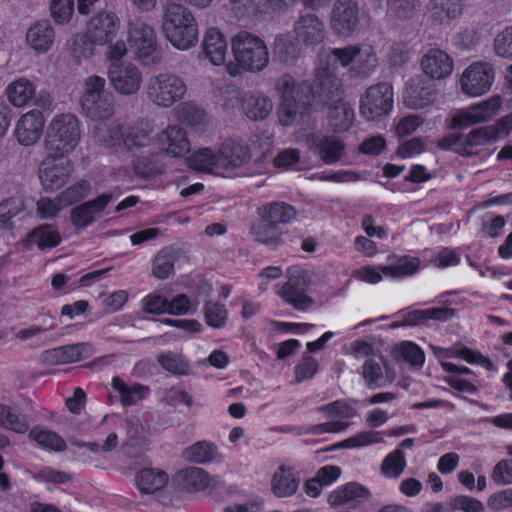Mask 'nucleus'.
Masks as SVG:
<instances>
[{"label":"nucleus","mask_w":512,"mask_h":512,"mask_svg":"<svg viewBox=\"0 0 512 512\" xmlns=\"http://www.w3.org/2000/svg\"><path fill=\"white\" fill-rule=\"evenodd\" d=\"M151 130L142 125L130 126L120 121L97 123L93 141L118 155H125L150 143Z\"/></svg>","instance_id":"obj_1"},{"label":"nucleus","mask_w":512,"mask_h":512,"mask_svg":"<svg viewBox=\"0 0 512 512\" xmlns=\"http://www.w3.org/2000/svg\"><path fill=\"white\" fill-rule=\"evenodd\" d=\"M250 158V149L247 145L229 139L224 141L217 150L201 148L194 152L188 158V164L193 169L218 174L243 167Z\"/></svg>","instance_id":"obj_2"},{"label":"nucleus","mask_w":512,"mask_h":512,"mask_svg":"<svg viewBox=\"0 0 512 512\" xmlns=\"http://www.w3.org/2000/svg\"><path fill=\"white\" fill-rule=\"evenodd\" d=\"M157 145L169 157L181 158L189 153L191 144L186 131L179 125H170L157 135Z\"/></svg>","instance_id":"obj_20"},{"label":"nucleus","mask_w":512,"mask_h":512,"mask_svg":"<svg viewBox=\"0 0 512 512\" xmlns=\"http://www.w3.org/2000/svg\"><path fill=\"white\" fill-rule=\"evenodd\" d=\"M231 50L236 65L228 66L231 76L242 72L260 73L270 62V53L266 42L258 35L241 30L231 38Z\"/></svg>","instance_id":"obj_3"},{"label":"nucleus","mask_w":512,"mask_h":512,"mask_svg":"<svg viewBox=\"0 0 512 512\" xmlns=\"http://www.w3.org/2000/svg\"><path fill=\"white\" fill-rule=\"evenodd\" d=\"M250 233L254 239L269 247L276 248L282 244V232L280 228L269 221L254 224Z\"/></svg>","instance_id":"obj_44"},{"label":"nucleus","mask_w":512,"mask_h":512,"mask_svg":"<svg viewBox=\"0 0 512 512\" xmlns=\"http://www.w3.org/2000/svg\"><path fill=\"white\" fill-rule=\"evenodd\" d=\"M407 465L405 453L401 449H395L385 456L381 465V474L390 479H398Z\"/></svg>","instance_id":"obj_47"},{"label":"nucleus","mask_w":512,"mask_h":512,"mask_svg":"<svg viewBox=\"0 0 512 512\" xmlns=\"http://www.w3.org/2000/svg\"><path fill=\"white\" fill-rule=\"evenodd\" d=\"M359 6L355 0H336L330 17V26L340 36L351 35L359 25Z\"/></svg>","instance_id":"obj_17"},{"label":"nucleus","mask_w":512,"mask_h":512,"mask_svg":"<svg viewBox=\"0 0 512 512\" xmlns=\"http://www.w3.org/2000/svg\"><path fill=\"white\" fill-rule=\"evenodd\" d=\"M0 426L18 434H24L29 430L27 417L6 404L0 405Z\"/></svg>","instance_id":"obj_46"},{"label":"nucleus","mask_w":512,"mask_h":512,"mask_svg":"<svg viewBox=\"0 0 512 512\" xmlns=\"http://www.w3.org/2000/svg\"><path fill=\"white\" fill-rule=\"evenodd\" d=\"M61 241V236L55 227L43 224L34 228L25 238L26 247L37 246L39 249L56 247Z\"/></svg>","instance_id":"obj_36"},{"label":"nucleus","mask_w":512,"mask_h":512,"mask_svg":"<svg viewBox=\"0 0 512 512\" xmlns=\"http://www.w3.org/2000/svg\"><path fill=\"white\" fill-rule=\"evenodd\" d=\"M112 387L119 393L120 401L123 406L137 404L139 401L143 400L149 392V388L144 385L134 384L128 386L118 377L112 379Z\"/></svg>","instance_id":"obj_43"},{"label":"nucleus","mask_w":512,"mask_h":512,"mask_svg":"<svg viewBox=\"0 0 512 512\" xmlns=\"http://www.w3.org/2000/svg\"><path fill=\"white\" fill-rule=\"evenodd\" d=\"M312 97L322 104H333L342 99V81L329 67L327 62L321 61L315 69V79L308 89Z\"/></svg>","instance_id":"obj_11"},{"label":"nucleus","mask_w":512,"mask_h":512,"mask_svg":"<svg viewBox=\"0 0 512 512\" xmlns=\"http://www.w3.org/2000/svg\"><path fill=\"white\" fill-rule=\"evenodd\" d=\"M179 118L185 124L192 127H199L205 124V113L192 103H185L181 109Z\"/></svg>","instance_id":"obj_63"},{"label":"nucleus","mask_w":512,"mask_h":512,"mask_svg":"<svg viewBox=\"0 0 512 512\" xmlns=\"http://www.w3.org/2000/svg\"><path fill=\"white\" fill-rule=\"evenodd\" d=\"M258 215L263 221H269L279 227L291 223L296 218L297 211L288 203L276 201L260 207Z\"/></svg>","instance_id":"obj_34"},{"label":"nucleus","mask_w":512,"mask_h":512,"mask_svg":"<svg viewBox=\"0 0 512 512\" xmlns=\"http://www.w3.org/2000/svg\"><path fill=\"white\" fill-rule=\"evenodd\" d=\"M501 106V97L498 95L492 96L466 110L456 113L452 118V125L455 128H467L481 122L489 121L497 114Z\"/></svg>","instance_id":"obj_16"},{"label":"nucleus","mask_w":512,"mask_h":512,"mask_svg":"<svg viewBox=\"0 0 512 512\" xmlns=\"http://www.w3.org/2000/svg\"><path fill=\"white\" fill-rule=\"evenodd\" d=\"M175 254L172 249H162L153 260L152 274L157 279H166L174 271Z\"/></svg>","instance_id":"obj_52"},{"label":"nucleus","mask_w":512,"mask_h":512,"mask_svg":"<svg viewBox=\"0 0 512 512\" xmlns=\"http://www.w3.org/2000/svg\"><path fill=\"white\" fill-rule=\"evenodd\" d=\"M55 30L48 19L32 23L26 31V43L37 54L47 53L55 42Z\"/></svg>","instance_id":"obj_25"},{"label":"nucleus","mask_w":512,"mask_h":512,"mask_svg":"<svg viewBox=\"0 0 512 512\" xmlns=\"http://www.w3.org/2000/svg\"><path fill=\"white\" fill-rule=\"evenodd\" d=\"M356 400H336L331 403L319 406L316 411L323 414L326 418L349 419L358 414L354 407Z\"/></svg>","instance_id":"obj_45"},{"label":"nucleus","mask_w":512,"mask_h":512,"mask_svg":"<svg viewBox=\"0 0 512 512\" xmlns=\"http://www.w3.org/2000/svg\"><path fill=\"white\" fill-rule=\"evenodd\" d=\"M184 80L169 72H161L149 77L145 84V93L155 106L169 108L180 101L186 94Z\"/></svg>","instance_id":"obj_7"},{"label":"nucleus","mask_w":512,"mask_h":512,"mask_svg":"<svg viewBox=\"0 0 512 512\" xmlns=\"http://www.w3.org/2000/svg\"><path fill=\"white\" fill-rule=\"evenodd\" d=\"M43 127L44 118L40 111L32 110L24 114L16 126L15 133L18 142L24 146L35 144L41 136Z\"/></svg>","instance_id":"obj_26"},{"label":"nucleus","mask_w":512,"mask_h":512,"mask_svg":"<svg viewBox=\"0 0 512 512\" xmlns=\"http://www.w3.org/2000/svg\"><path fill=\"white\" fill-rule=\"evenodd\" d=\"M177 477L181 489L188 492L205 491L223 484L219 476H210L205 470L198 467L181 470Z\"/></svg>","instance_id":"obj_24"},{"label":"nucleus","mask_w":512,"mask_h":512,"mask_svg":"<svg viewBox=\"0 0 512 512\" xmlns=\"http://www.w3.org/2000/svg\"><path fill=\"white\" fill-rule=\"evenodd\" d=\"M494 78L495 72L491 64L487 62L472 63L461 74V90L467 96L479 97L491 89Z\"/></svg>","instance_id":"obj_13"},{"label":"nucleus","mask_w":512,"mask_h":512,"mask_svg":"<svg viewBox=\"0 0 512 512\" xmlns=\"http://www.w3.org/2000/svg\"><path fill=\"white\" fill-rule=\"evenodd\" d=\"M162 29L167 40L179 50H188L198 40V25L193 13L183 4L163 6Z\"/></svg>","instance_id":"obj_4"},{"label":"nucleus","mask_w":512,"mask_h":512,"mask_svg":"<svg viewBox=\"0 0 512 512\" xmlns=\"http://www.w3.org/2000/svg\"><path fill=\"white\" fill-rule=\"evenodd\" d=\"M300 481L301 477L293 467L281 465L272 476L271 490L278 498L290 497L297 492Z\"/></svg>","instance_id":"obj_29"},{"label":"nucleus","mask_w":512,"mask_h":512,"mask_svg":"<svg viewBox=\"0 0 512 512\" xmlns=\"http://www.w3.org/2000/svg\"><path fill=\"white\" fill-rule=\"evenodd\" d=\"M494 50L502 58L512 57V26L499 32L494 39Z\"/></svg>","instance_id":"obj_64"},{"label":"nucleus","mask_w":512,"mask_h":512,"mask_svg":"<svg viewBox=\"0 0 512 512\" xmlns=\"http://www.w3.org/2000/svg\"><path fill=\"white\" fill-rule=\"evenodd\" d=\"M313 145L318 151L320 159L325 164H334L338 162L345 151V144L341 139L334 135H325L317 137Z\"/></svg>","instance_id":"obj_35"},{"label":"nucleus","mask_w":512,"mask_h":512,"mask_svg":"<svg viewBox=\"0 0 512 512\" xmlns=\"http://www.w3.org/2000/svg\"><path fill=\"white\" fill-rule=\"evenodd\" d=\"M309 104L308 97L305 99L283 100L278 108L279 121L283 126L291 125L301 113L306 105Z\"/></svg>","instance_id":"obj_54"},{"label":"nucleus","mask_w":512,"mask_h":512,"mask_svg":"<svg viewBox=\"0 0 512 512\" xmlns=\"http://www.w3.org/2000/svg\"><path fill=\"white\" fill-rule=\"evenodd\" d=\"M420 261L418 258L403 256L396 263L380 266L384 276L392 278H402L413 275L419 268Z\"/></svg>","instance_id":"obj_48"},{"label":"nucleus","mask_w":512,"mask_h":512,"mask_svg":"<svg viewBox=\"0 0 512 512\" xmlns=\"http://www.w3.org/2000/svg\"><path fill=\"white\" fill-rule=\"evenodd\" d=\"M80 103L84 115L97 123L110 121L116 113V98L106 88V79L98 75L84 80Z\"/></svg>","instance_id":"obj_5"},{"label":"nucleus","mask_w":512,"mask_h":512,"mask_svg":"<svg viewBox=\"0 0 512 512\" xmlns=\"http://www.w3.org/2000/svg\"><path fill=\"white\" fill-rule=\"evenodd\" d=\"M393 88L388 83L369 87L360 99V114L367 121H379L393 109Z\"/></svg>","instance_id":"obj_10"},{"label":"nucleus","mask_w":512,"mask_h":512,"mask_svg":"<svg viewBox=\"0 0 512 512\" xmlns=\"http://www.w3.org/2000/svg\"><path fill=\"white\" fill-rule=\"evenodd\" d=\"M80 138V122L75 115H55L48 125L45 139L48 156L53 159L63 158L77 147Z\"/></svg>","instance_id":"obj_6"},{"label":"nucleus","mask_w":512,"mask_h":512,"mask_svg":"<svg viewBox=\"0 0 512 512\" xmlns=\"http://www.w3.org/2000/svg\"><path fill=\"white\" fill-rule=\"evenodd\" d=\"M293 31L298 42L305 46L319 45L326 36L324 21L314 13L301 14L294 22Z\"/></svg>","instance_id":"obj_19"},{"label":"nucleus","mask_w":512,"mask_h":512,"mask_svg":"<svg viewBox=\"0 0 512 512\" xmlns=\"http://www.w3.org/2000/svg\"><path fill=\"white\" fill-rule=\"evenodd\" d=\"M361 375L367 388L375 390L393 382L388 365L383 358H368L361 367Z\"/></svg>","instance_id":"obj_28"},{"label":"nucleus","mask_w":512,"mask_h":512,"mask_svg":"<svg viewBox=\"0 0 512 512\" xmlns=\"http://www.w3.org/2000/svg\"><path fill=\"white\" fill-rule=\"evenodd\" d=\"M168 481L165 471L153 468H144L139 471L136 482L139 490L144 493H153L162 489Z\"/></svg>","instance_id":"obj_41"},{"label":"nucleus","mask_w":512,"mask_h":512,"mask_svg":"<svg viewBox=\"0 0 512 512\" xmlns=\"http://www.w3.org/2000/svg\"><path fill=\"white\" fill-rule=\"evenodd\" d=\"M439 94L437 85L424 76H414L408 80L403 93V102L410 109H423L432 105Z\"/></svg>","instance_id":"obj_14"},{"label":"nucleus","mask_w":512,"mask_h":512,"mask_svg":"<svg viewBox=\"0 0 512 512\" xmlns=\"http://www.w3.org/2000/svg\"><path fill=\"white\" fill-rule=\"evenodd\" d=\"M204 316L207 325L215 329H220L226 325L228 311L223 304L210 301L204 306Z\"/></svg>","instance_id":"obj_59"},{"label":"nucleus","mask_w":512,"mask_h":512,"mask_svg":"<svg viewBox=\"0 0 512 512\" xmlns=\"http://www.w3.org/2000/svg\"><path fill=\"white\" fill-rule=\"evenodd\" d=\"M464 10L462 0H429L426 11L429 19L443 24L461 17Z\"/></svg>","instance_id":"obj_32"},{"label":"nucleus","mask_w":512,"mask_h":512,"mask_svg":"<svg viewBox=\"0 0 512 512\" xmlns=\"http://www.w3.org/2000/svg\"><path fill=\"white\" fill-rule=\"evenodd\" d=\"M93 347L89 343H76L48 349L42 353V360L48 365H62L89 358Z\"/></svg>","instance_id":"obj_23"},{"label":"nucleus","mask_w":512,"mask_h":512,"mask_svg":"<svg viewBox=\"0 0 512 512\" xmlns=\"http://www.w3.org/2000/svg\"><path fill=\"white\" fill-rule=\"evenodd\" d=\"M381 434L382 432L373 430L361 431L355 434L354 436L339 442L338 444L335 445V448H359L372 444L381 443L383 441Z\"/></svg>","instance_id":"obj_55"},{"label":"nucleus","mask_w":512,"mask_h":512,"mask_svg":"<svg viewBox=\"0 0 512 512\" xmlns=\"http://www.w3.org/2000/svg\"><path fill=\"white\" fill-rule=\"evenodd\" d=\"M126 435L132 445H140L147 442L151 436L159 434L167 428V421L159 414L146 412L133 414L125 420Z\"/></svg>","instance_id":"obj_12"},{"label":"nucleus","mask_w":512,"mask_h":512,"mask_svg":"<svg viewBox=\"0 0 512 512\" xmlns=\"http://www.w3.org/2000/svg\"><path fill=\"white\" fill-rule=\"evenodd\" d=\"M129 42L135 58L144 66L156 65L162 56L154 28L142 19L129 25Z\"/></svg>","instance_id":"obj_8"},{"label":"nucleus","mask_w":512,"mask_h":512,"mask_svg":"<svg viewBox=\"0 0 512 512\" xmlns=\"http://www.w3.org/2000/svg\"><path fill=\"white\" fill-rule=\"evenodd\" d=\"M49 11L56 23L67 24L74 14V0H51Z\"/></svg>","instance_id":"obj_60"},{"label":"nucleus","mask_w":512,"mask_h":512,"mask_svg":"<svg viewBox=\"0 0 512 512\" xmlns=\"http://www.w3.org/2000/svg\"><path fill=\"white\" fill-rule=\"evenodd\" d=\"M418 0H388L386 17L395 24L410 21L418 11Z\"/></svg>","instance_id":"obj_39"},{"label":"nucleus","mask_w":512,"mask_h":512,"mask_svg":"<svg viewBox=\"0 0 512 512\" xmlns=\"http://www.w3.org/2000/svg\"><path fill=\"white\" fill-rule=\"evenodd\" d=\"M163 369L174 375H187L190 370L188 361L181 355L168 352L157 357Z\"/></svg>","instance_id":"obj_56"},{"label":"nucleus","mask_w":512,"mask_h":512,"mask_svg":"<svg viewBox=\"0 0 512 512\" xmlns=\"http://www.w3.org/2000/svg\"><path fill=\"white\" fill-rule=\"evenodd\" d=\"M204 52L213 65L219 66L225 62L228 44L224 34L217 28H210L204 37Z\"/></svg>","instance_id":"obj_33"},{"label":"nucleus","mask_w":512,"mask_h":512,"mask_svg":"<svg viewBox=\"0 0 512 512\" xmlns=\"http://www.w3.org/2000/svg\"><path fill=\"white\" fill-rule=\"evenodd\" d=\"M218 456L216 445L209 441H198L185 448L183 457L189 462L206 464L214 461Z\"/></svg>","instance_id":"obj_42"},{"label":"nucleus","mask_w":512,"mask_h":512,"mask_svg":"<svg viewBox=\"0 0 512 512\" xmlns=\"http://www.w3.org/2000/svg\"><path fill=\"white\" fill-rule=\"evenodd\" d=\"M287 278L279 288L278 295L296 310L309 309L314 304V300L307 294L312 283L309 271L299 266H291L287 269Z\"/></svg>","instance_id":"obj_9"},{"label":"nucleus","mask_w":512,"mask_h":512,"mask_svg":"<svg viewBox=\"0 0 512 512\" xmlns=\"http://www.w3.org/2000/svg\"><path fill=\"white\" fill-rule=\"evenodd\" d=\"M35 91L34 83L24 77L11 82L6 89L10 103L16 107L27 105L33 99Z\"/></svg>","instance_id":"obj_40"},{"label":"nucleus","mask_w":512,"mask_h":512,"mask_svg":"<svg viewBox=\"0 0 512 512\" xmlns=\"http://www.w3.org/2000/svg\"><path fill=\"white\" fill-rule=\"evenodd\" d=\"M275 90L280 95L281 100L305 99L303 94L308 91V87L304 85H296L291 75H283L277 79Z\"/></svg>","instance_id":"obj_50"},{"label":"nucleus","mask_w":512,"mask_h":512,"mask_svg":"<svg viewBox=\"0 0 512 512\" xmlns=\"http://www.w3.org/2000/svg\"><path fill=\"white\" fill-rule=\"evenodd\" d=\"M70 174L69 162L44 161L39 171V179L45 190L54 191L68 181Z\"/></svg>","instance_id":"obj_30"},{"label":"nucleus","mask_w":512,"mask_h":512,"mask_svg":"<svg viewBox=\"0 0 512 512\" xmlns=\"http://www.w3.org/2000/svg\"><path fill=\"white\" fill-rule=\"evenodd\" d=\"M135 169L138 174L149 177L162 173L163 166L159 163V155L150 154L138 158L135 164Z\"/></svg>","instance_id":"obj_62"},{"label":"nucleus","mask_w":512,"mask_h":512,"mask_svg":"<svg viewBox=\"0 0 512 512\" xmlns=\"http://www.w3.org/2000/svg\"><path fill=\"white\" fill-rule=\"evenodd\" d=\"M28 437L43 449L53 451H63L66 449V442L64 439L50 430L34 428L29 432Z\"/></svg>","instance_id":"obj_49"},{"label":"nucleus","mask_w":512,"mask_h":512,"mask_svg":"<svg viewBox=\"0 0 512 512\" xmlns=\"http://www.w3.org/2000/svg\"><path fill=\"white\" fill-rule=\"evenodd\" d=\"M119 28L120 19L117 15L112 11L102 10L87 22V35L94 43L104 45L116 37Z\"/></svg>","instance_id":"obj_18"},{"label":"nucleus","mask_w":512,"mask_h":512,"mask_svg":"<svg viewBox=\"0 0 512 512\" xmlns=\"http://www.w3.org/2000/svg\"><path fill=\"white\" fill-rule=\"evenodd\" d=\"M113 193H104L97 198L82 203L71 210V221L77 228H85L100 218L105 208L114 201Z\"/></svg>","instance_id":"obj_21"},{"label":"nucleus","mask_w":512,"mask_h":512,"mask_svg":"<svg viewBox=\"0 0 512 512\" xmlns=\"http://www.w3.org/2000/svg\"><path fill=\"white\" fill-rule=\"evenodd\" d=\"M91 191V185L86 180H80L58 194V200L68 207L84 199Z\"/></svg>","instance_id":"obj_57"},{"label":"nucleus","mask_w":512,"mask_h":512,"mask_svg":"<svg viewBox=\"0 0 512 512\" xmlns=\"http://www.w3.org/2000/svg\"><path fill=\"white\" fill-rule=\"evenodd\" d=\"M370 496L371 493L365 486L350 482L333 491L328 497V503L332 507L348 505L350 508H357L361 500Z\"/></svg>","instance_id":"obj_31"},{"label":"nucleus","mask_w":512,"mask_h":512,"mask_svg":"<svg viewBox=\"0 0 512 512\" xmlns=\"http://www.w3.org/2000/svg\"><path fill=\"white\" fill-rule=\"evenodd\" d=\"M24 202L21 198L10 197L0 202V226L11 229L13 219L24 211Z\"/></svg>","instance_id":"obj_53"},{"label":"nucleus","mask_w":512,"mask_h":512,"mask_svg":"<svg viewBox=\"0 0 512 512\" xmlns=\"http://www.w3.org/2000/svg\"><path fill=\"white\" fill-rule=\"evenodd\" d=\"M274 53L278 59L287 65L293 64L301 54V42L296 36L280 34L274 40Z\"/></svg>","instance_id":"obj_38"},{"label":"nucleus","mask_w":512,"mask_h":512,"mask_svg":"<svg viewBox=\"0 0 512 512\" xmlns=\"http://www.w3.org/2000/svg\"><path fill=\"white\" fill-rule=\"evenodd\" d=\"M453 314L447 308H429L426 310H414L405 315L404 324L416 325L425 319L446 320Z\"/></svg>","instance_id":"obj_58"},{"label":"nucleus","mask_w":512,"mask_h":512,"mask_svg":"<svg viewBox=\"0 0 512 512\" xmlns=\"http://www.w3.org/2000/svg\"><path fill=\"white\" fill-rule=\"evenodd\" d=\"M329 108V124L335 132L348 130L354 120V110L351 105L343 100L327 104Z\"/></svg>","instance_id":"obj_37"},{"label":"nucleus","mask_w":512,"mask_h":512,"mask_svg":"<svg viewBox=\"0 0 512 512\" xmlns=\"http://www.w3.org/2000/svg\"><path fill=\"white\" fill-rule=\"evenodd\" d=\"M107 73L112 87L120 95H134L141 87L142 73L131 62L109 64Z\"/></svg>","instance_id":"obj_15"},{"label":"nucleus","mask_w":512,"mask_h":512,"mask_svg":"<svg viewBox=\"0 0 512 512\" xmlns=\"http://www.w3.org/2000/svg\"><path fill=\"white\" fill-rule=\"evenodd\" d=\"M358 52L354 59V65L351 66L357 74H368L377 66V56L373 47L369 45H357Z\"/></svg>","instance_id":"obj_51"},{"label":"nucleus","mask_w":512,"mask_h":512,"mask_svg":"<svg viewBox=\"0 0 512 512\" xmlns=\"http://www.w3.org/2000/svg\"><path fill=\"white\" fill-rule=\"evenodd\" d=\"M399 353L403 360L408 362L412 368L416 370L422 368L425 361V354L418 345L408 341L402 342L399 345Z\"/></svg>","instance_id":"obj_61"},{"label":"nucleus","mask_w":512,"mask_h":512,"mask_svg":"<svg viewBox=\"0 0 512 512\" xmlns=\"http://www.w3.org/2000/svg\"><path fill=\"white\" fill-rule=\"evenodd\" d=\"M420 67L426 78L433 81L448 78L453 72L454 64L445 51L431 48L422 56Z\"/></svg>","instance_id":"obj_22"},{"label":"nucleus","mask_w":512,"mask_h":512,"mask_svg":"<svg viewBox=\"0 0 512 512\" xmlns=\"http://www.w3.org/2000/svg\"><path fill=\"white\" fill-rule=\"evenodd\" d=\"M240 102L242 113L252 121L264 120L273 110L272 100L259 91L244 93Z\"/></svg>","instance_id":"obj_27"}]
</instances>
